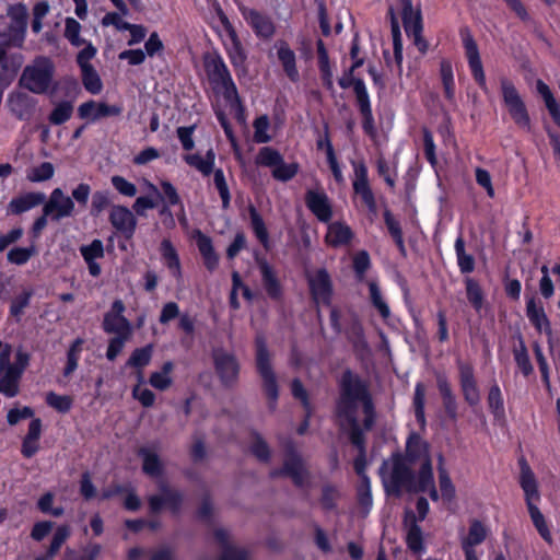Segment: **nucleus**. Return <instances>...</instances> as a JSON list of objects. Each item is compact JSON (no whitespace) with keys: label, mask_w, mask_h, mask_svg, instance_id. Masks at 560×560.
Masks as SVG:
<instances>
[{"label":"nucleus","mask_w":560,"mask_h":560,"mask_svg":"<svg viewBox=\"0 0 560 560\" xmlns=\"http://www.w3.org/2000/svg\"><path fill=\"white\" fill-rule=\"evenodd\" d=\"M83 342V339L78 338L71 345L67 354V365L65 368L66 375L71 374L77 369Z\"/></svg>","instance_id":"obj_62"},{"label":"nucleus","mask_w":560,"mask_h":560,"mask_svg":"<svg viewBox=\"0 0 560 560\" xmlns=\"http://www.w3.org/2000/svg\"><path fill=\"white\" fill-rule=\"evenodd\" d=\"M255 163L259 166L269 167L272 177L279 182H288L299 172L298 163H285L281 153L271 147L259 149Z\"/></svg>","instance_id":"obj_10"},{"label":"nucleus","mask_w":560,"mask_h":560,"mask_svg":"<svg viewBox=\"0 0 560 560\" xmlns=\"http://www.w3.org/2000/svg\"><path fill=\"white\" fill-rule=\"evenodd\" d=\"M70 535L71 529L69 525H59L52 535L48 549L44 553L35 556L34 560H52Z\"/></svg>","instance_id":"obj_37"},{"label":"nucleus","mask_w":560,"mask_h":560,"mask_svg":"<svg viewBox=\"0 0 560 560\" xmlns=\"http://www.w3.org/2000/svg\"><path fill=\"white\" fill-rule=\"evenodd\" d=\"M81 24L73 18H66L63 36L72 46L80 47L85 40L80 36Z\"/></svg>","instance_id":"obj_55"},{"label":"nucleus","mask_w":560,"mask_h":560,"mask_svg":"<svg viewBox=\"0 0 560 560\" xmlns=\"http://www.w3.org/2000/svg\"><path fill=\"white\" fill-rule=\"evenodd\" d=\"M269 476L271 479L289 477L296 488H303L306 486L310 474L293 442L290 441L284 446V460L282 467L272 469L269 472Z\"/></svg>","instance_id":"obj_8"},{"label":"nucleus","mask_w":560,"mask_h":560,"mask_svg":"<svg viewBox=\"0 0 560 560\" xmlns=\"http://www.w3.org/2000/svg\"><path fill=\"white\" fill-rule=\"evenodd\" d=\"M440 74L444 88L445 97L453 102L455 98V83L452 63L448 60H442L440 63Z\"/></svg>","instance_id":"obj_48"},{"label":"nucleus","mask_w":560,"mask_h":560,"mask_svg":"<svg viewBox=\"0 0 560 560\" xmlns=\"http://www.w3.org/2000/svg\"><path fill=\"white\" fill-rule=\"evenodd\" d=\"M460 37L474 79L482 90H487L486 75L477 43L468 28L460 30Z\"/></svg>","instance_id":"obj_15"},{"label":"nucleus","mask_w":560,"mask_h":560,"mask_svg":"<svg viewBox=\"0 0 560 560\" xmlns=\"http://www.w3.org/2000/svg\"><path fill=\"white\" fill-rule=\"evenodd\" d=\"M126 307L122 301L113 302L110 310L105 313L103 319V329L107 334L115 336H125L131 338L133 334L132 324L124 316Z\"/></svg>","instance_id":"obj_14"},{"label":"nucleus","mask_w":560,"mask_h":560,"mask_svg":"<svg viewBox=\"0 0 560 560\" xmlns=\"http://www.w3.org/2000/svg\"><path fill=\"white\" fill-rule=\"evenodd\" d=\"M46 404L60 413H67L72 408L73 399L68 395H58L55 392H49L46 395Z\"/></svg>","instance_id":"obj_56"},{"label":"nucleus","mask_w":560,"mask_h":560,"mask_svg":"<svg viewBox=\"0 0 560 560\" xmlns=\"http://www.w3.org/2000/svg\"><path fill=\"white\" fill-rule=\"evenodd\" d=\"M536 89L537 92L541 95L555 124L560 128V104L557 102L549 86L544 81L538 80L536 83Z\"/></svg>","instance_id":"obj_42"},{"label":"nucleus","mask_w":560,"mask_h":560,"mask_svg":"<svg viewBox=\"0 0 560 560\" xmlns=\"http://www.w3.org/2000/svg\"><path fill=\"white\" fill-rule=\"evenodd\" d=\"M54 73L52 61L40 56L23 69L19 84L34 94H44L51 85Z\"/></svg>","instance_id":"obj_5"},{"label":"nucleus","mask_w":560,"mask_h":560,"mask_svg":"<svg viewBox=\"0 0 560 560\" xmlns=\"http://www.w3.org/2000/svg\"><path fill=\"white\" fill-rule=\"evenodd\" d=\"M370 387H342L340 397L336 404V417L342 427L345 423H359L357 412L362 407L364 413L363 428L369 431L375 423V405Z\"/></svg>","instance_id":"obj_1"},{"label":"nucleus","mask_w":560,"mask_h":560,"mask_svg":"<svg viewBox=\"0 0 560 560\" xmlns=\"http://www.w3.org/2000/svg\"><path fill=\"white\" fill-rule=\"evenodd\" d=\"M37 254L34 244L27 247H13L7 254V259L10 264L22 266L25 265L33 256Z\"/></svg>","instance_id":"obj_49"},{"label":"nucleus","mask_w":560,"mask_h":560,"mask_svg":"<svg viewBox=\"0 0 560 560\" xmlns=\"http://www.w3.org/2000/svg\"><path fill=\"white\" fill-rule=\"evenodd\" d=\"M256 366L265 385H275L276 375L271 366V354L267 348L265 338L258 335L255 340Z\"/></svg>","instance_id":"obj_22"},{"label":"nucleus","mask_w":560,"mask_h":560,"mask_svg":"<svg viewBox=\"0 0 560 560\" xmlns=\"http://www.w3.org/2000/svg\"><path fill=\"white\" fill-rule=\"evenodd\" d=\"M74 211L73 200L63 194L60 188H55L49 199L45 202L43 212L49 215L52 221H59L63 218L71 217Z\"/></svg>","instance_id":"obj_19"},{"label":"nucleus","mask_w":560,"mask_h":560,"mask_svg":"<svg viewBox=\"0 0 560 560\" xmlns=\"http://www.w3.org/2000/svg\"><path fill=\"white\" fill-rule=\"evenodd\" d=\"M401 9L404 27L408 36H412L415 44L421 51H425L427 43L421 37L422 24L419 10H415L411 0H398Z\"/></svg>","instance_id":"obj_16"},{"label":"nucleus","mask_w":560,"mask_h":560,"mask_svg":"<svg viewBox=\"0 0 560 560\" xmlns=\"http://www.w3.org/2000/svg\"><path fill=\"white\" fill-rule=\"evenodd\" d=\"M520 477L518 483L524 492V500L527 506L528 514L533 522L534 527L540 535V537L548 544L552 545L553 539L545 520L544 514L538 508V503L541 500V495L538 488V481L536 476L527 463L526 458L522 456L518 458Z\"/></svg>","instance_id":"obj_2"},{"label":"nucleus","mask_w":560,"mask_h":560,"mask_svg":"<svg viewBox=\"0 0 560 560\" xmlns=\"http://www.w3.org/2000/svg\"><path fill=\"white\" fill-rule=\"evenodd\" d=\"M500 85L502 98L511 118L520 128L529 130L530 118L515 85L506 78L501 79Z\"/></svg>","instance_id":"obj_12"},{"label":"nucleus","mask_w":560,"mask_h":560,"mask_svg":"<svg viewBox=\"0 0 560 560\" xmlns=\"http://www.w3.org/2000/svg\"><path fill=\"white\" fill-rule=\"evenodd\" d=\"M253 442L250 444V453L261 463H269L271 459V451L264 438L257 432H252Z\"/></svg>","instance_id":"obj_47"},{"label":"nucleus","mask_w":560,"mask_h":560,"mask_svg":"<svg viewBox=\"0 0 560 560\" xmlns=\"http://www.w3.org/2000/svg\"><path fill=\"white\" fill-rule=\"evenodd\" d=\"M424 405H425V387H416V392H415V396H413V409H415L416 420L421 428H423L425 425Z\"/></svg>","instance_id":"obj_61"},{"label":"nucleus","mask_w":560,"mask_h":560,"mask_svg":"<svg viewBox=\"0 0 560 560\" xmlns=\"http://www.w3.org/2000/svg\"><path fill=\"white\" fill-rule=\"evenodd\" d=\"M487 536L488 528L486 525L477 518L471 520L469 522L468 534L462 538L460 541L463 551H476L475 547L481 545L487 539Z\"/></svg>","instance_id":"obj_35"},{"label":"nucleus","mask_w":560,"mask_h":560,"mask_svg":"<svg viewBox=\"0 0 560 560\" xmlns=\"http://www.w3.org/2000/svg\"><path fill=\"white\" fill-rule=\"evenodd\" d=\"M45 199L46 196L43 192H27L13 198L8 206V210L13 214H20L42 205Z\"/></svg>","instance_id":"obj_36"},{"label":"nucleus","mask_w":560,"mask_h":560,"mask_svg":"<svg viewBox=\"0 0 560 560\" xmlns=\"http://www.w3.org/2000/svg\"><path fill=\"white\" fill-rule=\"evenodd\" d=\"M122 108L118 105H109L103 102L88 101L78 108V115L81 119L97 121L106 117L119 116Z\"/></svg>","instance_id":"obj_21"},{"label":"nucleus","mask_w":560,"mask_h":560,"mask_svg":"<svg viewBox=\"0 0 560 560\" xmlns=\"http://www.w3.org/2000/svg\"><path fill=\"white\" fill-rule=\"evenodd\" d=\"M36 101L23 92H12L8 96V106L10 112L20 120L27 119Z\"/></svg>","instance_id":"obj_28"},{"label":"nucleus","mask_w":560,"mask_h":560,"mask_svg":"<svg viewBox=\"0 0 560 560\" xmlns=\"http://www.w3.org/2000/svg\"><path fill=\"white\" fill-rule=\"evenodd\" d=\"M455 253L457 265L462 273H470L475 269V258L465 250V242L462 236L455 241Z\"/></svg>","instance_id":"obj_45"},{"label":"nucleus","mask_w":560,"mask_h":560,"mask_svg":"<svg viewBox=\"0 0 560 560\" xmlns=\"http://www.w3.org/2000/svg\"><path fill=\"white\" fill-rule=\"evenodd\" d=\"M55 174V167L50 162H43L27 171L26 178L32 183H40L50 179Z\"/></svg>","instance_id":"obj_54"},{"label":"nucleus","mask_w":560,"mask_h":560,"mask_svg":"<svg viewBox=\"0 0 560 560\" xmlns=\"http://www.w3.org/2000/svg\"><path fill=\"white\" fill-rule=\"evenodd\" d=\"M405 523L408 524V530L406 536L407 547L415 553H419L424 550L422 529L417 523V517L412 511H407L405 516Z\"/></svg>","instance_id":"obj_32"},{"label":"nucleus","mask_w":560,"mask_h":560,"mask_svg":"<svg viewBox=\"0 0 560 560\" xmlns=\"http://www.w3.org/2000/svg\"><path fill=\"white\" fill-rule=\"evenodd\" d=\"M137 455L142 460V472L151 478L158 479L164 474V464L156 451L150 446H141Z\"/></svg>","instance_id":"obj_27"},{"label":"nucleus","mask_w":560,"mask_h":560,"mask_svg":"<svg viewBox=\"0 0 560 560\" xmlns=\"http://www.w3.org/2000/svg\"><path fill=\"white\" fill-rule=\"evenodd\" d=\"M205 69L210 82L222 92L226 101L238 102L237 89L221 56H206Z\"/></svg>","instance_id":"obj_7"},{"label":"nucleus","mask_w":560,"mask_h":560,"mask_svg":"<svg viewBox=\"0 0 560 560\" xmlns=\"http://www.w3.org/2000/svg\"><path fill=\"white\" fill-rule=\"evenodd\" d=\"M112 225L126 238H130L136 231L137 219L125 206H114L109 213Z\"/></svg>","instance_id":"obj_24"},{"label":"nucleus","mask_w":560,"mask_h":560,"mask_svg":"<svg viewBox=\"0 0 560 560\" xmlns=\"http://www.w3.org/2000/svg\"><path fill=\"white\" fill-rule=\"evenodd\" d=\"M338 491L332 485H325L322 488L320 505L323 510L329 512L337 508Z\"/></svg>","instance_id":"obj_63"},{"label":"nucleus","mask_w":560,"mask_h":560,"mask_svg":"<svg viewBox=\"0 0 560 560\" xmlns=\"http://www.w3.org/2000/svg\"><path fill=\"white\" fill-rule=\"evenodd\" d=\"M388 460H383L378 468V475L387 495L400 497L402 491L412 493L417 486V474L412 470L411 464L406 462V457L400 452H394L390 455V471H388Z\"/></svg>","instance_id":"obj_3"},{"label":"nucleus","mask_w":560,"mask_h":560,"mask_svg":"<svg viewBox=\"0 0 560 560\" xmlns=\"http://www.w3.org/2000/svg\"><path fill=\"white\" fill-rule=\"evenodd\" d=\"M488 404L495 419L504 418V401L500 387H490Z\"/></svg>","instance_id":"obj_57"},{"label":"nucleus","mask_w":560,"mask_h":560,"mask_svg":"<svg viewBox=\"0 0 560 560\" xmlns=\"http://www.w3.org/2000/svg\"><path fill=\"white\" fill-rule=\"evenodd\" d=\"M213 360L215 370L223 382H233L236 380L240 366L232 353L223 349H215L213 351Z\"/></svg>","instance_id":"obj_26"},{"label":"nucleus","mask_w":560,"mask_h":560,"mask_svg":"<svg viewBox=\"0 0 560 560\" xmlns=\"http://www.w3.org/2000/svg\"><path fill=\"white\" fill-rule=\"evenodd\" d=\"M185 162L199 171L203 176H209L213 171L215 154L212 149L208 150L205 156L200 154H187L184 156Z\"/></svg>","instance_id":"obj_41"},{"label":"nucleus","mask_w":560,"mask_h":560,"mask_svg":"<svg viewBox=\"0 0 560 560\" xmlns=\"http://www.w3.org/2000/svg\"><path fill=\"white\" fill-rule=\"evenodd\" d=\"M215 540L223 547L220 560H247V552L229 545V534L223 528H217L213 533Z\"/></svg>","instance_id":"obj_39"},{"label":"nucleus","mask_w":560,"mask_h":560,"mask_svg":"<svg viewBox=\"0 0 560 560\" xmlns=\"http://www.w3.org/2000/svg\"><path fill=\"white\" fill-rule=\"evenodd\" d=\"M7 14L10 18L8 27V36L10 42L15 46H21L27 27V8L23 3L9 5Z\"/></svg>","instance_id":"obj_17"},{"label":"nucleus","mask_w":560,"mask_h":560,"mask_svg":"<svg viewBox=\"0 0 560 560\" xmlns=\"http://www.w3.org/2000/svg\"><path fill=\"white\" fill-rule=\"evenodd\" d=\"M220 20L223 25L224 34L222 35L223 46L228 54V57L234 67V70L238 77L246 74V51L236 34L235 28L229 21L228 16L220 12Z\"/></svg>","instance_id":"obj_11"},{"label":"nucleus","mask_w":560,"mask_h":560,"mask_svg":"<svg viewBox=\"0 0 560 560\" xmlns=\"http://www.w3.org/2000/svg\"><path fill=\"white\" fill-rule=\"evenodd\" d=\"M353 167V190L359 195L363 203L372 211L376 209L374 194L370 187L368 167L362 161H352Z\"/></svg>","instance_id":"obj_20"},{"label":"nucleus","mask_w":560,"mask_h":560,"mask_svg":"<svg viewBox=\"0 0 560 560\" xmlns=\"http://www.w3.org/2000/svg\"><path fill=\"white\" fill-rule=\"evenodd\" d=\"M54 500L55 495L52 492L48 491L44 493L37 501V509L44 514H49L55 517L61 516L65 513V510L62 506L54 508Z\"/></svg>","instance_id":"obj_60"},{"label":"nucleus","mask_w":560,"mask_h":560,"mask_svg":"<svg viewBox=\"0 0 560 560\" xmlns=\"http://www.w3.org/2000/svg\"><path fill=\"white\" fill-rule=\"evenodd\" d=\"M406 462L411 465L420 462V468L417 472L420 478V485L425 486L432 479V459L430 455V445L428 442L423 441L421 436L411 432L406 441V450L405 454Z\"/></svg>","instance_id":"obj_6"},{"label":"nucleus","mask_w":560,"mask_h":560,"mask_svg":"<svg viewBox=\"0 0 560 560\" xmlns=\"http://www.w3.org/2000/svg\"><path fill=\"white\" fill-rule=\"evenodd\" d=\"M353 232L349 225L343 222H332L327 228L326 243L332 247H340L350 244Z\"/></svg>","instance_id":"obj_34"},{"label":"nucleus","mask_w":560,"mask_h":560,"mask_svg":"<svg viewBox=\"0 0 560 560\" xmlns=\"http://www.w3.org/2000/svg\"><path fill=\"white\" fill-rule=\"evenodd\" d=\"M161 255L164 260L165 266L168 268L170 272L176 279L182 277V268L178 254L173 246V244L168 240H163L161 243Z\"/></svg>","instance_id":"obj_40"},{"label":"nucleus","mask_w":560,"mask_h":560,"mask_svg":"<svg viewBox=\"0 0 560 560\" xmlns=\"http://www.w3.org/2000/svg\"><path fill=\"white\" fill-rule=\"evenodd\" d=\"M370 299L373 306L378 311L380 315L386 319L390 315L389 306L384 300L382 292L375 281L369 282Z\"/></svg>","instance_id":"obj_53"},{"label":"nucleus","mask_w":560,"mask_h":560,"mask_svg":"<svg viewBox=\"0 0 560 560\" xmlns=\"http://www.w3.org/2000/svg\"><path fill=\"white\" fill-rule=\"evenodd\" d=\"M526 315L534 327L546 335H551V325L545 313L542 304L535 298L526 302Z\"/></svg>","instance_id":"obj_31"},{"label":"nucleus","mask_w":560,"mask_h":560,"mask_svg":"<svg viewBox=\"0 0 560 560\" xmlns=\"http://www.w3.org/2000/svg\"><path fill=\"white\" fill-rule=\"evenodd\" d=\"M241 13L258 37L269 39L273 36L276 27L269 16L245 7L241 8Z\"/></svg>","instance_id":"obj_23"},{"label":"nucleus","mask_w":560,"mask_h":560,"mask_svg":"<svg viewBox=\"0 0 560 560\" xmlns=\"http://www.w3.org/2000/svg\"><path fill=\"white\" fill-rule=\"evenodd\" d=\"M275 47L277 49V57L283 68L284 73L292 82H296L300 78V74L296 67L295 52L284 40H278L275 44Z\"/></svg>","instance_id":"obj_29"},{"label":"nucleus","mask_w":560,"mask_h":560,"mask_svg":"<svg viewBox=\"0 0 560 560\" xmlns=\"http://www.w3.org/2000/svg\"><path fill=\"white\" fill-rule=\"evenodd\" d=\"M258 266L267 294L272 299L280 298L281 287L271 266L265 259L258 260Z\"/></svg>","instance_id":"obj_38"},{"label":"nucleus","mask_w":560,"mask_h":560,"mask_svg":"<svg viewBox=\"0 0 560 560\" xmlns=\"http://www.w3.org/2000/svg\"><path fill=\"white\" fill-rule=\"evenodd\" d=\"M34 415L35 411L30 406L11 408L7 413V421L10 425H15L22 420L31 419L27 432L22 439L21 454L24 458H32L39 451L43 422L40 418H35Z\"/></svg>","instance_id":"obj_4"},{"label":"nucleus","mask_w":560,"mask_h":560,"mask_svg":"<svg viewBox=\"0 0 560 560\" xmlns=\"http://www.w3.org/2000/svg\"><path fill=\"white\" fill-rule=\"evenodd\" d=\"M249 215L250 225L256 237L267 248L269 245V234L261 215L253 207L249 209Z\"/></svg>","instance_id":"obj_51"},{"label":"nucleus","mask_w":560,"mask_h":560,"mask_svg":"<svg viewBox=\"0 0 560 560\" xmlns=\"http://www.w3.org/2000/svg\"><path fill=\"white\" fill-rule=\"evenodd\" d=\"M306 206L319 221L328 222L332 215L328 197L325 192L310 190L305 197Z\"/></svg>","instance_id":"obj_30"},{"label":"nucleus","mask_w":560,"mask_h":560,"mask_svg":"<svg viewBox=\"0 0 560 560\" xmlns=\"http://www.w3.org/2000/svg\"><path fill=\"white\" fill-rule=\"evenodd\" d=\"M466 296L472 307L479 312L483 304V292L479 283L472 278L465 279Z\"/></svg>","instance_id":"obj_50"},{"label":"nucleus","mask_w":560,"mask_h":560,"mask_svg":"<svg viewBox=\"0 0 560 560\" xmlns=\"http://www.w3.org/2000/svg\"><path fill=\"white\" fill-rule=\"evenodd\" d=\"M388 14L390 15L392 21V33H393V49L394 57L389 56L388 51H384V58L386 65L392 69L396 70L398 74L402 71V40L401 34L399 31L398 22L393 8H389Z\"/></svg>","instance_id":"obj_25"},{"label":"nucleus","mask_w":560,"mask_h":560,"mask_svg":"<svg viewBox=\"0 0 560 560\" xmlns=\"http://www.w3.org/2000/svg\"><path fill=\"white\" fill-rule=\"evenodd\" d=\"M307 281L313 300L317 305H328L332 294L330 276L326 269H317L307 273Z\"/></svg>","instance_id":"obj_18"},{"label":"nucleus","mask_w":560,"mask_h":560,"mask_svg":"<svg viewBox=\"0 0 560 560\" xmlns=\"http://www.w3.org/2000/svg\"><path fill=\"white\" fill-rule=\"evenodd\" d=\"M194 238L203 259L206 268L209 271L217 269L219 265V257L214 252L211 238L203 234L201 231H196Z\"/></svg>","instance_id":"obj_33"},{"label":"nucleus","mask_w":560,"mask_h":560,"mask_svg":"<svg viewBox=\"0 0 560 560\" xmlns=\"http://www.w3.org/2000/svg\"><path fill=\"white\" fill-rule=\"evenodd\" d=\"M153 347L148 345L142 348H137L130 354L128 361L126 362L127 368L141 370L147 366L152 358Z\"/></svg>","instance_id":"obj_46"},{"label":"nucleus","mask_w":560,"mask_h":560,"mask_svg":"<svg viewBox=\"0 0 560 560\" xmlns=\"http://www.w3.org/2000/svg\"><path fill=\"white\" fill-rule=\"evenodd\" d=\"M158 489L161 494H152L148 498L150 513L159 514L164 508H166L172 514H179L184 503L183 492L170 487L167 481L164 479L158 482Z\"/></svg>","instance_id":"obj_13"},{"label":"nucleus","mask_w":560,"mask_h":560,"mask_svg":"<svg viewBox=\"0 0 560 560\" xmlns=\"http://www.w3.org/2000/svg\"><path fill=\"white\" fill-rule=\"evenodd\" d=\"M438 459H439L438 472H439L440 491H441V494L444 500L451 501L455 497V487L452 482L448 471L444 467L443 455L439 454Z\"/></svg>","instance_id":"obj_43"},{"label":"nucleus","mask_w":560,"mask_h":560,"mask_svg":"<svg viewBox=\"0 0 560 560\" xmlns=\"http://www.w3.org/2000/svg\"><path fill=\"white\" fill-rule=\"evenodd\" d=\"M73 114V103L71 101H61L55 104L48 116L51 125L58 126L68 121Z\"/></svg>","instance_id":"obj_44"},{"label":"nucleus","mask_w":560,"mask_h":560,"mask_svg":"<svg viewBox=\"0 0 560 560\" xmlns=\"http://www.w3.org/2000/svg\"><path fill=\"white\" fill-rule=\"evenodd\" d=\"M254 140L257 143H267L271 140V136L268 133L270 121L267 115L257 117L254 121Z\"/></svg>","instance_id":"obj_58"},{"label":"nucleus","mask_w":560,"mask_h":560,"mask_svg":"<svg viewBox=\"0 0 560 560\" xmlns=\"http://www.w3.org/2000/svg\"><path fill=\"white\" fill-rule=\"evenodd\" d=\"M384 220H385L386 226H387L390 235L395 240L399 249L402 252L405 249V245H404L402 232H401L399 222L397 220H395V218L390 214L389 211H385Z\"/></svg>","instance_id":"obj_64"},{"label":"nucleus","mask_w":560,"mask_h":560,"mask_svg":"<svg viewBox=\"0 0 560 560\" xmlns=\"http://www.w3.org/2000/svg\"><path fill=\"white\" fill-rule=\"evenodd\" d=\"M354 93H355L357 102H358L359 109H360L361 114L369 116L370 112H372L371 104H370V97H369L366 86L361 79H357L354 81Z\"/></svg>","instance_id":"obj_59"},{"label":"nucleus","mask_w":560,"mask_h":560,"mask_svg":"<svg viewBox=\"0 0 560 560\" xmlns=\"http://www.w3.org/2000/svg\"><path fill=\"white\" fill-rule=\"evenodd\" d=\"M82 73V83L86 91H89L92 94H98L102 89L103 84L101 81V78L94 67H85L81 69Z\"/></svg>","instance_id":"obj_52"},{"label":"nucleus","mask_w":560,"mask_h":560,"mask_svg":"<svg viewBox=\"0 0 560 560\" xmlns=\"http://www.w3.org/2000/svg\"><path fill=\"white\" fill-rule=\"evenodd\" d=\"M28 354L22 350L13 351L9 345L0 341V385L16 383L28 364Z\"/></svg>","instance_id":"obj_9"}]
</instances>
